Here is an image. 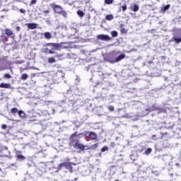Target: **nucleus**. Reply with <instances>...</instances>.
Masks as SVG:
<instances>
[{
	"label": "nucleus",
	"instance_id": "1",
	"mask_svg": "<svg viewBox=\"0 0 181 181\" xmlns=\"http://www.w3.org/2000/svg\"><path fill=\"white\" fill-rule=\"evenodd\" d=\"M120 52L113 51L109 54H106L103 56V60L105 63H110V64H115V63H118L121 62V60H124L125 57V54H120Z\"/></svg>",
	"mask_w": 181,
	"mask_h": 181
},
{
	"label": "nucleus",
	"instance_id": "2",
	"mask_svg": "<svg viewBox=\"0 0 181 181\" xmlns=\"http://www.w3.org/2000/svg\"><path fill=\"white\" fill-rule=\"evenodd\" d=\"M64 97L66 98V102L71 101V104H76L77 101V98L74 95V92L72 88H69L68 90L63 93Z\"/></svg>",
	"mask_w": 181,
	"mask_h": 181
},
{
	"label": "nucleus",
	"instance_id": "3",
	"mask_svg": "<svg viewBox=\"0 0 181 181\" xmlns=\"http://www.w3.org/2000/svg\"><path fill=\"white\" fill-rule=\"evenodd\" d=\"M173 35V36L171 40H170V42H174L175 45H179V43H181V30H176Z\"/></svg>",
	"mask_w": 181,
	"mask_h": 181
},
{
	"label": "nucleus",
	"instance_id": "4",
	"mask_svg": "<svg viewBox=\"0 0 181 181\" xmlns=\"http://www.w3.org/2000/svg\"><path fill=\"white\" fill-rule=\"evenodd\" d=\"M71 165H72L71 163L64 162V163H59L57 169L58 170H62V169H63L64 168V169H67L70 172V173H73V167L71 166Z\"/></svg>",
	"mask_w": 181,
	"mask_h": 181
},
{
	"label": "nucleus",
	"instance_id": "5",
	"mask_svg": "<svg viewBox=\"0 0 181 181\" xmlns=\"http://www.w3.org/2000/svg\"><path fill=\"white\" fill-rule=\"evenodd\" d=\"M90 73L91 74H93V76H98L99 77H100L101 80H104L105 77H110V76H111V74L103 73L100 71H95V70H91Z\"/></svg>",
	"mask_w": 181,
	"mask_h": 181
},
{
	"label": "nucleus",
	"instance_id": "6",
	"mask_svg": "<svg viewBox=\"0 0 181 181\" xmlns=\"http://www.w3.org/2000/svg\"><path fill=\"white\" fill-rule=\"evenodd\" d=\"M42 90L45 95H49L52 93V83H47L42 86Z\"/></svg>",
	"mask_w": 181,
	"mask_h": 181
},
{
	"label": "nucleus",
	"instance_id": "7",
	"mask_svg": "<svg viewBox=\"0 0 181 181\" xmlns=\"http://www.w3.org/2000/svg\"><path fill=\"white\" fill-rule=\"evenodd\" d=\"M73 146H74V148H75V149H80L81 151H88V149H90V147L88 146H86V145L80 143V141L75 143L73 145Z\"/></svg>",
	"mask_w": 181,
	"mask_h": 181
},
{
	"label": "nucleus",
	"instance_id": "8",
	"mask_svg": "<svg viewBox=\"0 0 181 181\" xmlns=\"http://www.w3.org/2000/svg\"><path fill=\"white\" fill-rule=\"evenodd\" d=\"M49 6L52 8V9H53L55 13H58L59 15L62 13V11L64 10L62 6L57 5L54 3L51 4Z\"/></svg>",
	"mask_w": 181,
	"mask_h": 181
},
{
	"label": "nucleus",
	"instance_id": "9",
	"mask_svg": "<svg viewBox=\"0 0 181 181\" xmlns=\"http://www.w3.org/2000/svg\"><path fill=\"white\" fill-rule=\"evenodd\" d=\"M69 141L72 146L74 145V144L80 142V139L77 136V132H75L73 134L71 135Z\"/></svg>",
	"mask_w": 181,
	"mask_h": 181
},
{
	"label": "nucleus",
	"instance_id": "10",
	"mask_svg": "<svg viewBox=\"0 0 181 181\" xmlns=\"http://www.w3.org/2000/svg\"><path fill=\"white\" fill-rule=\"evenodd\" d=\"M96 37L98 40H102V42H108V40H111L110 36L105 34H99Z\"/></svg>",
	"mask_w": 181,
	"mask_h": 181
},
{
	"label": "nucleus",
	"instance_id": "11",
	"mask_svg": "<svg viewBox=\"0 0 181 181\" xmlns=\"http://www.w3.org/2000/svg\"><path fill=\"white\" fill-rule=\"evenodd\" d=\"M60 105L62 107V108H69V107H73L74 105V103H71V101H66V98L61 100Z\"/></svg>",
	"mask_w": 181,
	"mask_h": 181
},
{
	"label": "nucleus",
	"instance_id": "12",
	"mask_svg": "<svg viewBox=\"0 0 181 181\" xmlns=\"http://www.w3.org/2000/svg\"><path fill=\"white\" fill-rule=\"evenodd\" d=\"M158 114L163 115V118L168 117V108L158 107Z\"/></svg>",
	"mask_w": 181,
	"mask_h": 181
},
{
	"label": "nucleus",
	"instance_id": "13",
	"mask_svg": "<svg viewBox=\"0 0 181 181\" xmlns=\"http://www.w3.org/2000/svg\"><path fill=\"white\" fill-rule=\"evenodd\" d=\"M62 45H63V42L62 43H47V46H52V47H53V49L56 50L57 49H60V47H62Z\"/></svg>",
	"mask_w": 181,
	"mask_h": 181
},
{
	"label": "nucleus",
	"instance_id": "14",
	"mask_svg": "<svg viewBox=\"0 0 181 181\" xmlns=\"http://www.w3.org/2000/svg\"><path fill=\"white\" fill-rule=\"evenodd\" d=\"M159 110V106H156V105H152L148 108L146 109L145 111H148V112H152L153 111H158Z\"/></svg>",
	"mask_w": 181,
	"mask_h": 181
},
{
	"label": "nucleus",
	"instance_id": "15",
	"mask_svg": "<svg viewBox=\"0 0 181 181\" xmlns=\"http://www.w3.org/2000/svg\"><path fill=\"white\" fill-rule=\"evenodd\" d=\"M71 88L74 91V94L75 95L76 98L78 100V96L81 94L80 89L78 88H74V87H72Z\"/></svg>",
	"mask_w": 181,
	"mask_h": 181
},
{
	"label": "nucleus",
	"instance_id": "16",
	"mask_svg": "<svg viewBox=\"0 0 181 181\" xmlns=\"http://www.w3.org/2000/svg\"><path fill=\"white\" fill-rule=\"evenodd\" d=\"M88 137L89 138V139H91V141H94L97 139V134H95V132H89Z\"/></svg>",
	"mask_w": 181,
	"mask_h": 181
},
{
	"label": "nucleus",
	"instance_id": "17",
	"mask_svg": "<svg viewBox=\"0 0 181 181\" xmlns=\"http://www.w3.org/2000/svg\"><path fill=\"white\" fill-rule=\"evenodd\" d=\"M48 54H54V57L56 59H57V60H59V59L60 57H62V55L57 54L56 52L52 50V49H49V52H48Z\"/></svg>",
	"mask_w": 181,
	"mask_h": 181
},
{
	"label": "nucleus",
	"instance_id": "18",
	"mask_svg": "<svg viewBox=\"0 0 181 181\" xmlns=\"http://www.w3.org/2000/svg\"><path fill=\"white\" fill-rule=\"evenodd\" d=\"M28 29H36L37 28V24L35 23H29L27 24Z\"/></svg>",
	"mask_w": 181,
	"mask_h": 181
},
{
	"label": "nucleus",
	"instance_id": "19",
	"mask_svg": "<svg viewBox=\"0 0 181 181\" xmlns=\"http://www.w3.org/2000/svg\"><path fill=\"white\" fill-rule=\"evenodd\" d=\"M170 8V4H167L160 8V12L162 13H165V12H166V11L169 10Z\"/></svg>",
	"mask_w": 181,
	"mask_h": 181
},
{
	"label": "nucleus",
	"instance_id": "20",
	"mask_svg": "<svg viewBox=\"0 0 181 181\" xmlns=\"http://www.w3.org/2000/svg\"><path fill=\"white\" fill-rule=\"evenodd\" d=\"M16 158H17V160H18V162H22L23 160H25V159H26V157H25L22 154H17Z\"/></svg>",
	"mask_w": 181,
	"mask_h": 181
},
{
	"label": "nucleus",
	"instance_id": "21",
	"mask_svg": "<svg viewBox=\"0 0 181 181\" xmlns=\"http://www.w3.org/2000/svg\"><path fill=\"white\" fill-rule=\"evenodd\" d=\"M0 88H11V83H0Z\"/></svg>",
	"mask_w": 181,
	"mask_h": 181
},
{
	"label": "nucleus",
	"instance_id": "22",
	"mask_svg": "<svg viewBox=\"0 0 181 181\" xmlns=\"http://www.w3.org/2000/svg\"><path fill=\"white\" fill-rule=\"evenodd\" d=\"M18 115L20 117V118H26V113H25L23 110H18Z\"/></svg>",
	"mask_w": 181,
	"mask_h": 181
},
{
	"label": "nucleus",
	"instance_id": "23",
	"mask_svg": "<svg viewBox=\"0 0 181 181\" xmlns=\"http://www.w3.org/2000/svg\"><path fill=\"white\" fill-rule=\"evenodd\" d=\"M131 10L133 11V12H138V11H139V6L138 4H134L131 6Z\"/></svg>",
	"mask_w": 181,
	"mask_h": 181
},
{
	"label": "nucleus",
	"instance_id": "24",
	"mask_svg": "<svg viewBox=\"0 0 181 181\" xmlns=\"http://www.w3.org/2000/svg\"><path fill=\"white\" fill-rule=\"evenodd\" d=\"M59 15L63 16V18H64V19H67V18L69 16V13H67V11H64V9L59 13Z\"/></svg>",
	"mask_w": 181,
	"mask_h": 181
},
{
	"label": "nucleus",
	"instance_id": "25",
	"mask_svg": "<svg viewBox=\"0 0 181 181\" xmlns=\"http://www.w3.org/2000/svg\"><path fill=\"white\" fill-rule=\"evenodd\" d=\"M44 37L47 40H50V39H52V34L49 32H46L44 33Z\"/></svg>",
	"mask_w": 181,
	"mask_h": 181
},
{
	"label": "nucleus",
	"instance_id": "26",
	"mask_svg": "<svg viewBox=\"0 0 181 181\" xmlns=\"http://www.w3.org/2000/svg\"><path fill=\"white\" fill-rule=\"evenodd\" d=\"M72 124L76 127V129H74V131H76V129L80 128V123L78 121H72Z\"/></svg>",
	"mask_w": 181,
	"mask_h": 181
},
{
	"label": "nucleus",
	"instance_id": "27",
	"mask_svg": "<svg viewBox=\"0 0 181 181\" xmlns=\"http://www.w3.org/2000/svg\"><path fill=\"white\" fill-rule=\"evenodd\" d=\"M56 57H54H54H49L48 59V63H49V64H52V63H56Z\"/></svg>",
	"mask_w": 181,
	"mask_h": 181
},
{
	"label": "nucleus",
	"instance_id": "28",
	"mask_svg": "<svg viewBox=\"0 0 181 181\" xmlns=\"http://www.w3.org/2000/svg\"><path fill=\"white\" fill-rule=\"evenodd\" d=\"M41 126L42 127V129H46L47 127V121L43 120L41 122Z\"/></svg>",
	"mask_w": 181,
	"mask_h": 181
},
{
	"label": "nucleus",
	"instance_id": "29",
	"mask_svg": "<svg viewBox=\"0 0 181 181\" xmlns=\"http://www.w3.org/2000/svg\"><path fill=\"white\" fill-rule=\"evenodd\" d=\"M5 33L7 36H12L13 35V32L11 30L8 29V28L6 29V33Z\"/></svg>",
	"mask_w": 181,
	"mask_h": 181
},
{
	"label": "nucleus",
	"instance_id": "30",
	"mask_svg": "<svg viewBox=\"0 0 181 181\" xmlns=\"http://www.w3.org/2000/svg\"><path fill=\"white\" fill-rule=\"evenodd\" d=\"M110 35H112V37H117L118 32H117V30H112L111 31Z\"/></svg>",
	"mask_w": 181,
	"mask_h": 181
},
{
	"label": "nucleus",
	"instance_id": "31",
	"mask_svg": "<svg viewBox=\"0 0 181 181\" xmlns=\"http://www.w3.org/2000/svg\"><path fill=\"white\" fill-rule=\"evenodd\" d=\"M151 153H152V148H148L145 152H144V155H151Z\"/></svg>",
	"mask_w": 181,
	"mask_h": 181
},
{
	"label": "nucleus",
	"instance_id": "32",
	"mask_svg": "<svg viewBox=\"0 0 181 181\" xmlns=\"http://www.w3.org/2000/svg\"><path fill=\"white\" fill-rule=\"evenodd\" d=\"M106 21H112L114 19V16L112 14H108L105 16Z\"/></svg>",
	"mask_w": 181,
	"mask_h": 181
},
{
	"label": "nucleus",
	"instance_id": "33",
	"mask_svg": "<svg viewBox=\"0 0 181 181\" xmlns=\"http://www.w3.org/2000/svg\"><path fill=\"white\" fill-rule=\"evenodd\" d=\"M77 15H78V16H80V18H83V16H84L85 13L83 11L78 10L77 11Z\"/></svg>",
	"mask_w": 181,
	"mask_h": 181
},
{
	"label": "nucleus",
	"instance_id": "34",
	"mask_svg": "<svg viewBox=\"0 0 181 181\" xmlns=\"http://www.w3.org/2000/svg\"><path fill=\"white\" fill-rule=\"evenodd\" d=\"M19 112V110H18V109L16 107H13L11 110V114H13V115L17 114V112Z\"/></svg>",
	"mask_w": 181,
	"mask_h": 181
},
{
	"label": "nucleus",
	"instance_id": "35",
	"mask_svg": "<svg viewBox=\"0 0 181 181\" xmlns=\"http://www.w3.org/2000/svg\"><path fill=\"white\" fill-rule=\"evenodd\" d=\"M27 166L32 168L33 166V161L32 160H28Z\"/></svg>",
	"mask_w": 181,
	"mask_h": 181
},
{
	"label": "nucleus",
	"instance_id": "36",
	"mask_svg": "<svg viewBox=\"0 0 181 181\" xmlns=\"http://www.w3.org/2000/svg\"><path fill=\"white\" fill-rule=\"evenodd\" d=\"M29 76L27 74H23L21 75V80H27Z\"/></svg>",
	"mask_w": 181,
	"mask_h": 181
},
{
	"label": "nucleus",
	"instance_id": "37",
	"mask_svg": "<svg viewBox=\"0 0 181 181\" xmlns=\"http://www.w3.org/2000/svg\"><path fill=\"white\" fill-rule=\"evenodd\" d=\"M105 4L106 5H111L112 4H114V0H105Z\"/></svg>",
	"mask_w": 181,
	"mask_h": 181
},
{
	"label": "nucleus",
	"instance_id": "38",
	"mask_svg": "<svg viewBox=\"0 0 181 181\" xmlns=\"http://www.w3.org/2000/svg\"><path fill=\"white\" fill-rule=\"evenodd\" d=\"M170 124H171V125L169 126V125L167 124V126H165V128L167 129H173V127H175V124L173 123H171V122H170Z\"/></svg>",
	"mask_w": 181,
	"mask_h": 181
},
{
	"label": "nucleus",
	"instance_id": "39",
	"mask_svg": "<svg viewBox=\"0 0 181 181\" xmlns=\"http://www.w3.org/2000/svg\"><path fill=\"white\" fill-rule=\"evenodd\" d=\"M130 159L134 162V160H136V156H135L134 154H132L130 155Z\"/></svg>",
	"mask_w": 181,
	"mask_h": 181
},
{
	"label": "nucleus",
	"instance_id": "40",
	"mask_svg": "<svg viewBox=\"0 0 181 181\" xmlns=\"http://www.w3.org/2000/svg\"><path fill=\"white\" fill-rule=\"evenodd\" d=\"M101 152H105L106 151H108V146H105L101 148Z\"/></svg>",
	"mask_w": 181,
	"mask_h": 181
},
{
	"label": "nucleus",
	"instance_id": "41",
	"mask_svg": "<svg viewBox=\"0 0 181 181\" xmlns=\"http://www.w3.org/2000/svg\"><path fill=\"white\" fill-rule=\"evenodd\" d=\"M80 77L78 76H76L75 79L76 84H78L80 83Z\"/></svg>",
	"mask_w": 181,
	"mask_h": 181
},
{
	"label": "nucleus",
	"instance_id": "42",
	"mask_svg": "<svg viewBox=\"0 0 181 181\" xmlns=\"http://www.w3.org/2000/svg\"><path fill=\"white\" fill-rule=\"evenodd\" d=\"M4 78H11L12 76L9 74H4Z\"/></svg>",
	"mask_w": 181,
	"mask_h": 181
},
{
	"label": "nucleus",
	"instance_id": "43",
	"mask_svg": "<svg viewBox=\"0 0 181 181\" xmlns=\"http://www.w3.org/2000/svg\"><path fill=\"white\" fill-rule=\"evenodd\" d=\"M151 173H153V175H155L156 176H159V171L152 170Z\"/></svg>",
	"mask_w": 181,
	"mask_h": 181
},
{
	"label": "nucleus",
	"instance_id": "44",
	"mask_svg": "<svg viewBox=\"0 0 181 181\" xmlns=\"http://www.w3.org/2000/svg\"><path fill=\"white\" fill-rule=\"evenodd\" d=\"M108 110H110V111H114L115 110V108L114 107L113 105H109L107 107Z\"/></svg>",
	"mask_w": 181,
	"mask_h": 181
},
{
	"label": "nucleus",
	"instance_id": "45",
	"mask_svg": "<svg viewBox=\"0 0 181 181\" xmlns=\"http://www.w3.org/2000/svg\"><path fill=\"white\" fill-rule=\"evenodd\" d=\"M98 144H95L93 146H90V148L89 147V149H94V148H98Z\"/></svg>",
	"mask_w": 181,
	"mask_h": 181
},
{
	"label": "nucleus",
	"instance_id": "46",
	"mask_svg": "<svg viewBox=\"0 0 181 181\" xmlns=\"http://www.w3.org/2000/svg\"><path fill=\"white\" fill-rule=\"evenodd\" d=\"M89 134H90V132L86 131V132H83L82 133V136H87V135H88Z\"/></svg>",
	"mask_w": 181,
	"mask_h": 181
},
{
	"label": "nucleus",
	"instance_id": "47",
	"mask_svg": "<svg viewBox=\"0 0 181 181\" xmlns=\"http://www.w3.org/2000/svg\"><path fill=\"white\" fill-rule=\"evenodd\" d=\"M36 2H37V0H31L30 5H35Z\"/></svg>",
	"mask_w": 181,
	"mask_h": 181
},
{
	"label": "nucleus",
	"instance_id": "48",
	"mask_svg": "<svg viewBox=\"0 0 181 181\" xmlns=\"http://www.w3.org/2000/svg\"><path fill=\"white\" fill-rule=\"evenodd\" d=\"M120 32H121V33H127V30L124 28H122L120 29Z\"/></svg>",
	"mask_w": 181,
	"mask_h": 181
},
{
	"label": "nucleus",
	"instance_id": "49",
	"mask_svg": "<svg viewBox=\"0 0 181 181\" xmlns=\"http://www.w3.org/2000/svg\"><path fill=\"white\" fill-rule=\"evenodd\" d=\"M122 9L123 12H125V11H127V4H124V6H122Z\"/></svg>",
	"mask_w": 181,
	"mask_h": 181
},
{
	"label": "nucleus",
	"instance_id": "50",
	"mask_svg": "<svg viewBox=\"0 0 181 181\" xmlns=\"http://www.w3.org/2000/svg\"><path fill=\"white\" fill-rule=\"evenodd\" d=\"M76 136H78V139H80V138H83V134L82 133H80L78 134H77L76 133Z\"/></svg>",
	"mask_w": 181,
	"mask_h": 181
},
{
	"label": "nucleus",
	"instance_id": "51",
	"mask_svg": "<svg viewBox=\"0 0 181 181\" xmlns=\"http://www.w3.org/2000/svg\"><path fill=\"white\" fill-rule=\"evenodd\" d=\"M58 76H61L62 78H64V74L62 72H58Z\"/></svg>",
	"mask_w": 181,
	"mask_h": 181
},
{
	"label": "nucleus",
	"instance_id": "52",
	"mask_svg": "<svg viewBox=\"0 0 181 181\" xmlns=\"http://www.w3.org/2000/svg\"><path fill=\"white\" fill-rule=\"evenodd\" d=\"M49 49L47 47L44 49V53H47V54H49Z\"/></svg>",
	"mask_w": 181,
	"mask_h": 181
},
{
	"label": "nucleus",
	"instance_id": "53",
	"mask_svg": "<svg viewBox=\"0 0 181 181\" xmlns=\"http://www.w3.org/2000/svg\"><path fill=\"white\" fill-rule=\"evenodd\" d=\"M6 128H8V126L6 124L1 125V129H6Z\"/></svg>",
	"mask_w": 181,
	"mask_h": 181
},
{
	"label": "nucleus",
	"instance_id": "54",
	"mask_svg": "<svg viewBox=\"0 0 181 181\" xmlns=\"http://www.w3.org/2000/svg\"><path fill=\"white\" fill-rule=\"evenodd\" d=\"M20 12H21V13H26V10H25L23 8H21L20 9Z\"/></svg>",
	"mask_w": 181,
	"mask_h": 181
},
{
	"label": "nucleus",
	"instance_id": "55",
	"mask_svg": "<svg viewBox=\"0 0 181 181\" xmlns=\"http://www.w3.org/2000/svg\"><path fill=\"white\" fill-rule=\"evenodd\" d=\"M43 13H45V15H47V13H50V11L45 10V11H43Z\"/></svg>",
	"mask_w": 181,
	"mask_h": 181
},
{
	"label": "nucleus",
	"instance_id": "56",
	"mask_svg": "<svg viewBox=\"0 0 181 181\" xmlns=\"http://www.w3.org/2000/svg\"><path fill=\"white\" fill-rule=\"evenodd\" d=\"M102 153H98L97 154H95L96 158H100V156H101Z\"/></svg>",
	"mask_w": 181,
	"mask_h": 181
},
{
	"label": "nucleus",
	"instance_id": "57",
	"mask_svg": "<svg viewBox=\"0 0 181 181\" xmlns=\"http://www.w3.org/2000/svg\"><path fill=\"white\" fill-rule=\"evenodd\" d=\"M16 29L17 32H20L21 31V27H19V26H17L16 28Z\"/></svg>",
	"mask_w": 181,
	"mask_h": 181
},
{
	"label": "nucleus",
	"instance_id": "58",
	"mask_svg": "<svg viewBox=\"0 0 181 181\" xmlns=\"http://www.w3.org/2000/svg\"><path fill=\"white\" fill-rule=\"evenodd\" d=\"M56 112V110L54 109H52V114H54Z\"/></svg>",
	"mask_w": 181,
	"mask_h": 181
},
{
	"label": "nucleus",
	"instance_id": "59",
	"mask_svg": "<svg viewBox=\"0 0 181 181\" xmlns=\"http://www.w3.org/2000/svg\"><path fill=\"white\" fill-rule=\"evenodd\" d=\"M155 138H156V135L153 134V135L152 136V139H155Z\"/></svg>",
	"mask_w": 181,
	"mask_h": 181
},
{
	"label": "nucleus",
	"instance_id": "60",
	"mask_svg": "<svg viewBox=\"0 0 181 181\" xmlns=\"http://www.w3.org/2000/svg\"><path fill=\"white\" fill-rule=\"evenodd\" d=\"M115 145V143H111L110 146H114Z\"/></svg>",
	"mask_w": 181,
	"mask_h": 181
},
{
	"label": "nucleus",
	"instance_id": "61",
	"mask_svg": "<svg viewBox=\"0 0 181 181\" xmlns=\"http://www.w3.org/2000/svg\"><path fill=\"white\" fill-rule=\"evenodd\" d=\"M3 149L8 150V148H7L6 146H4V147H3Z\"/></svg>",
	"mask_w": 181,
	"mask_h": 181
},
{
	"label": "nucleus",
	"instance_id": "62",
	"mask_svg": "<svg viewBox=\"0 0 181 181\" xmlns=\"http://www.w3.org/2000/svg\"><path fill=\"white\" fill-rule=\"evenodd\" d=\"M164 80L166 81V80H168V77H164Z\"/></svg>",
	"mask_w": 181,
	"mask_h": 181
},
{
	"label": "nucleus",
	"instance_id": "63",
	"mask_svg": "<svg viewBox=\"0 0 181 181\" xmlns=\"http://www.w3.org/2000/svg\"><path fill=\"white\" fill-rule=\"evenodd\" d=\"M167 134H168V132L163 133L162 135H166Z\"/></svg>",
	"mask_w": 181,
	"mask_h": 181
},
{
	"label": "nucleus",
	"instance_id": "64",
	"mask_svg": "<svg viewBox=\"0 0 181 181\" xmlns=\"http://www.w3.org/2000/svg\"><path fill=\"white\" fill-rule=\"evenodd\" d=\"M115 181H118V180H115Z\"/></svg>",
	"mask_w": 181,
	"mask_h": 181
}]
</instances>
